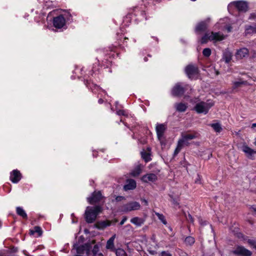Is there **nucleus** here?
<instances>
[{"label": "nucleus", "instance_id": "nucleus-29", "mask_svg": "<svg viewBox=\"0 0 256 256\" xmlns=\"http://www.w3.org/2000/svg\"><path fill=\"white\" fill-rule=\"evenodd\" d=\"M209 126L216 132H220L222 130L220 124L218 122L211 124Z\"/></svg>", "mask_w": 256, "mask_h": 256}, {"label": "nucleus", "instance_id": "nucleus-15", "mask_svg": "<svg viewBox=\"0 0 256 256\" xmlns=\"http://www.w3.org/2000/svg\"><path fill=\"white\" fill-rule=\"evenodd\" d=\"M196 138V136L194 134H182V138L179 140V141L182 144L188 145V141L189 140H191L194 139Z\"/></svg>", "mask_w": 256, "mask_h": 256}, {"label": "nucleus", "instance_id": "nucleus-58", "mask_svg": "<svg viewBox=\"0 0 256 256\" xmlns=\"http://www.w3.org/2000/svg\"><path fill=\"white\" fill-rule=\"evenodd\" d=\"M144 60L145 61H147V60H148V58H147L145 57V58H144Z\"/></svg>", "mask_w": 256, "mask_h": 256}, {"label": "nucleus", "instance_id": "nucleus-18", "mask_svg": "<svg viewBox=\"0 0 256 256\" xmlns=\"http://www.w3.org/2000/svg\"><path fill=\"white\" fill-rule=\"evenodd\" d=\"M158 179L156 174H148L143 176L142 178V180L144 182H154Z\"/></svg>", "mask_w": 256, "mask_h": 256}, {"label": "nucleus", "instance_id": "nucleus-17", "mask_svg": "<svg viewBox=\"0 0 256 256\" xmlns=\"http://www.w3.org/2000/svg\"><path fill=\"white\" fill-rule=\"evenodd\" d=\"M43 231L42 228L39 226H35L33 229H30L29 230V234L32 235L34 238H38L42 236Z\"/></svg>", "mask_w": 256, "mask_h": 256}, {"label": "nucleus", "instance_id": "nucleus-23", "mask_svg": "<svg viewBox=\"0 0 256 256\" xmlns=\"http://www.w3.org/2000/svg\"><path fill=\"white\" fill-rule=\"evenodd\" d=\"M16 212L18 215L22 217L24 219L27 220L28 216L24 210L20 206L16 208Z\"/></svg>", "mask_w": 256, "mask_h": 256}, {"label": "nucleus", "instance_id": "nucleus-38", "mask_svg": "<svg viewBox=\"0 0 256 256\" xmlns=\"http://www.w3.org/2000/svg\"><path fill=\"white\" fill-rule=\"evenodd\" d=\"M202 54L204 56L208 57L211 54V50L209 48H205L203 50Z\"/></svg>", "mask_w": 256, "mask_h": 256}, {"label": "nucleus", "instance_id": "nucleus-30", "mask_svg": "<svg viewBox=\"0 0 256 256\" xmlns=\"http://www.w3.org/2000/svg\"><path fill=\"white\" fill-rule=\"evenodd\" d=\"M233 234L236 236L238 238H244V240H246V239L244 238V234L240 232V230L238 228H234V230H232Z\"/></svg>", "mask_w": 256, "mask_h": 256}, {"label": "nucleus", "instance_id": "nucleus-4", "mask_svg": "<svg viewBox=\"0 0 256 256\" xmlns=\"http://www.w3.org/2000/svg\"><path fill=\"white\" fill-rule=\"evenodd\" d=\"M184 71L188 78L190 80L197 78L200 72L198 67L193 64L186 66Z\"/></svg>", "mask_w": 256, "mask_h": 256}, {"label": "nucleus", "instance_id": "nucleus-27", "mask_svg": "<svg viewBox=\"0 0 256 256\" xmlns=\"http://www.w3.org/2000/svg\"><path fill=\"white\" fill-rule=\"evenodd\" d=\"M176 108L177 111L180 112H184L187 108V106L186 104L182 102L176 104Z\"/></svg>", "mask_w": 256, "mask_h": 256}, {"label": "nucleus", "instance_id": "nucleus-24", "mask_svg": "<svg viewBox=\"0 0 256 256\" xmlns=\"http://www.w3.org/2000/svg\"><path fill=\"white\" fill-rule=\"evenodd\" d=\"M246 34H256V26L246 25L245 26Z\"/></svg>", "mask_w": 256, "mask_h": 256}, {"label": "nucleus", "instance_id": "nucleus-57", "mask_svg": "<svg viewBox=\"0 0 256 256\" xmlns=\"http://www.w3.org/2000/svg\"><path fill=\"white\" fill-rule=\"evenodd\" d=\"M173 203L174 204H178L177 202L176 201L174 200H173Z\"/></svg>", "mask_w": 256, "mask_h": 256}, {"label": "nucleus", "instance_id": "nucleus-1", "mask_svg": "<svg viewBox=\"0 0 256 256\" xmlns=\"http://www.w3.org/2000/svg\"><path fill=\"white\" fill-rule=\"evenodd\" d=\"M90 242L84 243V241H76L74 244V248L72 250V252L76 253L74 256H88L92 248V244Z\"/></svg>", "mask_w": 256, "mask_h": 256}, {"label": "nucleus", "instance_id": "nucleus-46", "mask_svg": "<svg viewBox=\"0 0 256 256\" xmlns=\"http://www.w3.org/2000/svg\"><path fill=\"white\" fill-rule=\"evenodd\" d=\"M124 199V196H117L116 198V200L117 202L121 201L122 200Z\"/></svg>", "mask_w": 256, "mask_h": 256}, {"label": "nucleus", "instance_id": "nucleus-19", "mask_svg": "<svg viewBox=\"0 0 256 256\" xmlns=\"http://www.w3.org/2000/svg\"><path fill=\"white\" fill-rule=\"evenodd\" d=\"M249 51L248 48H244L237 50L236 56L238 58L242 59L248 54Z\"/></svg>", "mask_w": 256, "mask_h": 256}, {"label": "nucleus", "instance_id": "nucleus-49", "mask_svg": "<svg viewBox=\"0 0 256 256\" xmlns=\"http://www.w3.org/2000/svg\"><path fill=\"white\" fill-rule=\"evenodd\" d=\"M250 209H252L253 211L256 212V206H252Z\"/></svg>", "mask_w": 256, "mask_h": 256}, {"label": "nucleus", "instance_id": "nucleus-47", "mask_svg": "<svg viewBox=\"0 0 256 256\" xmlns=\"http://www.w3.org/2000/svg\"><path fill=\"white\" fill-rule=\"evenodd\" d=\"M142 16L144 18L145 20H147L146 14L144 11H142L141 12Z\"/></svg>", "mask_w": 256, "mask_h": 256}, {"label": "nucleus", "instance_id": "nucleus-34", "mask_svg": "<svg viewBox=\"0 0 256 256\" xmlns=\"http://www.w3.org/2000/svg\"><path fill=\"white\" fill-rule=\"evenodd\" d=\"M155 214L158 216V218L162 222L163 224L165 225L167 224V222L165 218V216L162 214L155 212Z\"/></svg>", "mask_w": 256, "mask_h": 256}, {"label": "nucleus", "instance_id": "nucleus-42", "mask_svg": "<svg viewBox=\"0 0 256 256\" xmlns=\"http://www.w3.org/2000/svg\"><path fill=\"white\" fill-rule=\"evenodd\" d=\"M199 222H200V224L202 226H205V225H206L207 224H208V222L207 221L203 220L202 219H200L199 220Z\"/></svg>", "mask_w": 256, "mask_h": 256}, {"label": "nucleus", "instance_id": "nucleus-33", "mask_svg": "<svg viewBox=\"0 0 256 256\" xmlns=\"http://www.w3.org/2000/svg\"><path fill=\"white\" fill-rule=\"evenodd\" d=\"M246 81L240 80L238 82H233V88H236L238 87H240L242 85H246Z\"/></svg>", "mask_w": 256, "mask_h": 256}, {"label": "nucleus", "instance_id": "nucleus-54", "mask_svg": "<svg viewBox=\"0 0 256 256\" xmlns=\"http://www.w3.org/2000/svg\"><path fill=\"white\" fill-rule=\"evenodd\" d=\"M146 152H151V148H147V151Z\"/></svg>", "mask_w": 256, "mask_h": 256}, {"label": "nucleus", "instance_id": "nucleus-10", "mask_svg": "<svg viewBox=\"0 0 256 256\" xmlns=\"http://www.w3.org/2000/svg\"><path fill=\"white\" fill-rule=\"evenodd\" d=\"M102 198V193L100 191H94L92 195V196L88 198L87 200L91 204H94L100 202Z\"/></svg>", "mask_w": 256, "mask_h": 256}, {"label": "nucleus", "instance_id": "nucleus-53", "mask_svg": "<svg viewBox=\"0 0 256 256\" xmlns=\"http://www.w3.org/2000/svg\"><path fill=\"white\" fill-rule=\"evenodd\" d=\"M152 244H150V245H156V241H150Z\"/></svg>", "mask_w": 256, "mask_h": 256}, {"label": "nucleus", "instance_id": "nucleus-48", "mask_svg": "<svg viewBox=\"0 0 256 256\" xmlns=\"http://www.w3.org/2000/svg\"><path fill=\"white\" fill-rule=\"evenodd\" d=\"M126 217H124L123 218V219L121 220V222H120V225H122L124 222H125L126 221Z\"/></svg>", "mask_w": 256, "mask_h": 256}, {"label": "nucleus", "instance_id": "nucleus-20", "mask_svg": "<svg viewBox=\"0 0 256 256\" xmlns=\"http://www.w3.org/2000/svg\"><path fill=\"white\" fill-rule=\"evenodd\" d=\"M111 222L110 220L100 221L96 222L94 224L95 227L98 229L102 230L106 227L110 226Z\"/></svg>", "mask_w": 256, "mask_h": 256}, {"label": "nucleus", "instance_id": "nucleus-11", "mask_svg": "<svg viewBox=\"0 0 256 256\" xmlns=\"http://www.w3.org/2000/svg\"><path fill=\"white\" fill-rule=\"evenodd\" d=\"M66 24V20L62 14L54 17L53 19L54 26L58 28H62Z\"/></svg>", "mask_w": 256, "mask_h": 256}, {"label": "nucleus", "instance_id": "nucleus-31", "mask_svg": "<svg viewBox=\"0 0 256 256\" xmlns=\"http://www.w3.org/2000/svg\"><path fill=\"white\" fill-rule=\"evenodd\" d=\"M99 251V246L98 244H96L94 246V248L92 250V252L94 256H104V255L100 252L98 253Z\"/></svg>", "mask_w": 256, "mask_h": 256}, {"label": "nucleus", "instance_id": "nucleus-12", "mask_svg": "<svg viewBox=\"0 0 256 256\" xmlns=\"http://www.w3.org/2000/svg\"><path fill=\"white\" fill-rule=\"evenodd\" d=\"M241 150L245 153L248 158L251 160L254 158V154H256V150H254L246 144H244L241 147Z\"/></svg>", "mask_w": 256, "mask_h": 256}, {"label": "nucleus", "instance_id": "nucleus-55", "mask_svg": "<svg viewBox=\"0 0 256 256\" xmlns=\"http://www.w3.org/2000/svg\"><path fill=\"white\" fill-rule=\"evenodd\" d=\"M114 238H115V236H113L108 240H114Z\"/></svg>", "mask_w": 256, "mask_h": 256}, {"label": "nucleus", "instance_id": "nucleus-51", "mask_svg": "<svg viewBox=\"0 0 256 256\" xmlns=\"http://www.w3.org/2000/svg\"><path fill=\"white\" fill-rule=\"evenodd\" d=\"M142 200L144 202V204L146 206H148V201L146 200L143 199Z\"/></svg>", "mask_w": 256, "mask_h": 256}, {"label": "nucleus", "instance_id": "nucleus-26", "mask_svg": "<svg viewBox=\"0 0 256 256\" xmlns=\"http://www.w3.org/2000/svg\"><path fill=\"white\" fill-rule=\"evenodd\" d=\"M84 82L85 85L86 86V87L91 89L92 90V91H93L96 88H99L98 86L96 84H94L90 80H84Z\"/></svg>", "mask_w": 256, "mask_h": 256}, {"label": "nucleus", "instance_id": "nucleus-8", "mask_svg": "<svg viewBox=\"0 0 256 256\" xmlns=\"http://www.w3.org/2000/svg\"><path fill=\"white\" fill-rule=\"evenodd\" d=\"M230 5L235 6L240 12H246L248 8V2L243 0L232 2Z\"/></svg>", "mask_w": 256, "mask_h": 256}, {"label": "nucleus", "instance_id": "nucleus-43", "mask_svg": "<svg viewBox=\"0 0 256 256\" xmlns=\"http://www.w3.org/2000/svg\"><path fill=\"white\" fill-rule=\"evenodd\" d=\"M256 18V14L254 13H252L250 14L248 19L249 20H254Z\"/></svg>", "mask_w": 256, "mask_h": 256}, {"label": "nucleus", "instance_id": "nucleus-56", "mask_svg": "<svg viewBox=\"0 0 256 256\" xmlns=\"http://www.w3.org/2000/svg\"><path fill=\"white\" fill-rule=\"evenodd\" d=\"M254 127H256V123H254L252 124V128H254Z\"/></svg>", "mask_w": 256, "mask_h": 256}, {"label": "nucleus", "instance_id": "nucleus-9", "mask_svg": "<svg viewBox=\"0 0 256 256\" xmlns=\"http://www.w3.org/2000/svg\"><path fill=\"white\" fill-rule=\"evenodd\" d=\"M232 253L238 256H251L252 252L242 246H237L232 251Z\"/></svg>", "mask_w": 256, "mask_h": 256}, {"label": "nucleus", "instance_id": "nucleus-35", "mask_svg": "<svg viewBox=\"0 0 256 256\" xmlns=\"http://www.w3.org/2000/svg\"><path fill=\"white\" fill-rule=\"evenodd\" d=\"M106 248L112 251H115L116 248L114 247V241H107Z\"/></svg>", "mask_w": 256, "mask_h": 256}, {"label": "nucleus", "instance_id": "nucleus-41", "mask_svg": "<svg viewBox=\"0 0 256 256\" xmlns=\"http://www.w3.org/2000/svg\"><path fill=\"white\" fill-rule=\"evenodd\" d=\"M116 114L119 116H126V112L124 110H120L116 112Z\"/></svg>", "mask_w": 256, "mask_h": 256}, {"label": "nucleus", "instance_id": "nucleus-5", "mask_svg": "<svg viewBox=\"0 0 256 256\" xmlns=\"http://www.w3.org/2000/svg\"><path fill=\"white\" fill-rule=\"evenodd\" d=\"M188 84L184 85L180 82L176 83L172 90V94L174 96H182L188 90Z\"/></svg>", "mask_w": 256, "mask_h": 256}, {"label": "nucleus", "instance_id": "nucleus-50", "mask_svg": "<svg viewBox=\"0 0 256 256\" xmlns=\"http://www.w3.org/2000/svg\"><path fill=\"white\" fill-rule=\"evenodd\" d=\"M104 100L102 98H100L98 100V104H102L103 102H104Z\"/></svg>", "mask_w": 256, "mask_h": 256}, {"label": "nucleus", "instance_id": "nucleus-44", "mask_svg": "<svg viewBox=\"0 0 256 256\" xmlns=\"http://www.w3.org/2000/svg\"><path fill=\"white\" fill-rule=\"evenodd\" d=\"M155 249H156V248H155ZM148 250L149 251L150 253L151 254H154L156 253V250H152L150 247L148 248Z\"/></svg>", "mask_w": 256, "mask_h": 256}, {"label": "nucleus", "instance_id": "nucleus-60", "mask_svg": "<svg viewBox=\"0 0 256 256\" xmlns=\"http://www.w3.org/2000/svg\"><path fill=\"white\" fill-rule=\"evenodd\" d=\"M124 40H128L127 38H124Z\"/></svg>", "mask_w": 256, "mask_h": 256}, {"label": "nucleus", "instance_id": "nucleus-14", "mask_svg": "<svg viewBox=\"0 0 256 256\" xmlns=\"http://www.w3.org/2000/svg\"><path fill=\"white\" fill-rule=\"evenodd\" d=\"M166 128V124H158L156 125V130L158 140H160L162 138Z\"/></svg>", "mask_w": 256, "mask_h": 256}, {"label": "nucleus", "instance_id": "nucleus-36", "mask_svg": "<svg viewBox=\"0 0 256 256\" xmlns=\"http://www.w3.org/2000/svg\"><path fill=\"white\" fill-rule=\"evenodd\" d=\"M183 145L184 144H182V143H180L179 140L178 141L177 146H176V148L175 149L174 153V156H176L179 153V152L182 150Z\"/></svg>", "mask_w": 256, "mask_h": 256}, {"label": "nucleus", "instance_id": "nucleus-22", "mask_svg": "<svg viewBox=\"0 0 256 256\" xmlns=\"http://www.w3.org/2000/svg\"><path fill=\"white\" fill-rule=\"evenodd\" d=\"M232 54L228 50L225 51L223 54L222 59L226 63L228 64L232 60Z\"/></svg>", "mask_w": 256, "mask_h": 256}, {"label": "nucleus", "instance_id": "nucleus-59", "mask_svg": "<svg viewBox=\"0 0 256 256\" xmlns=\"http://www.w3.org/2000/svg\"><path fill=\"white\" fill-rule=\"evenodd\" d=\"M254 144L255 146H256V138L255 139V141H254Z\"/></svg>", "mask_w": 256, "mask_h": 256}, {"label": "nucleus", "instance_id": "nucleus-39", "mask_svg": "<svg viewBox=\"0 0 256 256\" xmlns=\"http://www.w3.org/2000/svg\"><path fill=\"white\" fill-rule=\"evenodd\" d=\"M186 218L188 221L192 223L194 222V218L190 214H188V216L186 215Z\"/></svg>", "mask_w": 256, "mask_h": 256}, {"label": "nucleus", "instance_id": "nucleus-13", "mask_svg": "<svg viewBox=\"0 0 256 256\" xmlns=\"http://www.w3.org/2000/svg\"><path fill=\"white\" fill-rule=\"evenodd\" d=\"M22 174L18 170H13L10 174V180L13 183H18L22 178Z\"/></svg>", "mask_w": 256, "mask_h": 256}, {"label": "nucleus", "instance_id": "nucleus-3", "mask_svg": "<svg viewBox=\"0 0 256 256\" xmlns=\"http://www.w3.org/2000/svg\"><path fill=\"white\" fill-rule=\"evenodd\" d=\"M224 38V36L221 33L218 32H206L202 38L200 42L202 44H206L208 40L220 41Z\"/></svg>", "mask_w": 256, "mask_h": 256}, {"label": "nucleus", "instance_id": "nucleus-7", "mask_svg": "<svg viewBox=\"0 0 256 256\" xmlns=\"http://www.w3.org/2000/svg\"><path fill=\"white\" fill-rule=\"evenodd\" d=\"M140 205L137 202H132L122 206L120 210L124 212H127L132 210H138L140 208Z\"/></svg>", "mask_w": 256, "mask_h": 256}, {"label": "nucleus", "instance_id": "nucleus-28", "mask_svg": "<svg viewBox=\"0 0 256 256\" xmlns=\"http://www.w3.org/2000/svg\"><path fill=\"white\" fill-rule=\"evenodd\" d=\"M142 158L146 162H148L152 160L150 158L151 152H141Z\"/></svg>", "mask_w": 256, "mask_h": 256}, {"label": "nucleus", "instance_id": "nucleus-25", "mask_svg": "<svg viewBox=\"0 0 256 256\" xmlns=\"http://www.w3.org/2000/svg\"><path fill=\"white\" fill-rule=\"evenodd\" d=\"M130 222L136 226H140L144 224V220L142 218L134 217L130 220Z\"/></svg>", "mask_w": 256, "mask_h": 256}, {"label": "nucleus", "instance_id": "nucleus-45", "mask_svg": "<svg viewBox=\"0 0 256 256\" xmlns=\"http://www.w3.org/2000/svg\"><path fill=\"white\" fill-rule=\"evenodd\" d=\"M161 256H172V254L168 252H162Z\"/></svg>", "mask_w": 256, "mask_h": 256}, {"label": "nucleus", "instance_id": "nucleus-2", "mask_svg": "<svg viewBox=\"0 0 256 256\" xmlns=\"http://www.w3.org/2000/svg\"><path fill=\"white\" fill-rule=\"evenodd\" d=\"M102 211V208L100 206H88L84 212V218L88 224L93 223L96 220L97 216Z\"/></svg>", "mask_w": 256, "mask_h": 256}, {"label": "nucleus", "instance_id": "nucleus-21", "mask_svg": "<svg viewBox=\"0 0 256 256\" xmlns=\"http://www.w3.org/2000/svg\"><path fill=\"white\" fill-rule=\"evenodd\" d=\"M136 188V182L132 179L128 180L127 184L124 186L125 190H134Z\"/></svg>", "mask_w": 256, "mask_h": 256}, {"label": "nucleus", "instance_id": "nucleus-52", "mask_svg": "<svg viewBox=\"0 0 256 256\" xmlns=\"http://www.w3.org/2000/svg\"><path fill=\"white\" fill-rule=\"evenodd\" d=\"M0 256H5V252L3 251H0Z\"/></svg>", "mask_w": 256, "mask_h": 256}, {"label": "nucleus", "instance_id": "nucleus-40", "mask_svg": "<svg viewBox=\"0 0 256 256\" xmlns=\"http://www.w3.org/2000/svg\"><path fill=\"white\" fill-rule=\"evenodd\" d=\"M249 245L256 250V241H248Z\"/></svg>", "mask_w": 256, "mask_h": 256}, {"label": "nucleus", "instance_id": "nucleus-16", "mask_svg": "<svg viewBox=\"0 0 256 256\" xmlns=\"http://www.w3.org/2000/svg\"><path fill=\"white\" fill-rule=\"evenodd\" d=\"M208 26L206 22H201L198 23L195 28V32L199 34L206 30Z\"/></svg>", "mask_w": 256, "mask_h": 256}, {"label": "nucleus", "instance_id": "nucleus-32", "mask_svg": "<svg viewBox=\"0 0 256 256\" xmlns=\"http://www.w3.org/2000/svg\"><path fill=\"white\" fill-rule=\"evenodd\" d=\"M142 172V169L140 166H138L131 172L132 176H138Z\"/></svg>", "mask_w": 256, "mask_h": 256}, {"label": "nucleus", "instance_id": "nucleus-37", "mask_svg": "<svg viewBox=\"0 0 256 256\" xmlns=\"http://www.w3.org/2000/svg\"><path fill=\"white\" fill-rule=\"evenodd\" d=\"M114 252L116 256H126V252L122 248H117Z\"/></svg>", "mask_w": 256, "mask_h": 256}, {"label": "nucleus", "instance_id": "nucleus-6", "mask_svg": "<svg viewBox=\"0 0 256 256\" xmlns=\"http://www.w3.org/2000/svg\"><path fill=\"white\" fill-rule=\"evenodd\" d=\"M212 106L213 104L201 102L196 104L194 110L198 114L204 113V114H206L208 112L209 109Z\"/></svg>", "mask_w": 256, "mask_h": 256}]
</instances>
